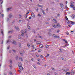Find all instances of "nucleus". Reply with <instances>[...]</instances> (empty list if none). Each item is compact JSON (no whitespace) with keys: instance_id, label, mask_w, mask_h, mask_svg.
Instances as JSON below:
<instances>
[{"instance_id":"774afa93","label":"nucleus","mask_w":75,"mask_h":75,"mask_svg":"<svg viewBox=\"0 0 75 75\" xmlns=\"http://www.w3.org/2000/svg\"><path fill=\"white\" fill-rule=\"evenodd\" d=\"M26 37H28V35H27V34H26Z\"/></svg>"},{"instance_id":"6ab92c4d","label":"nucleus","mask_w":75,"mask_h":75,"mask_svg":"<svg viewBox=\"0 0 75 75\" xmlns=\"http://www.w3.org/2000/svg\"><path fill=\"white\" fill-rule=\"evenodd\" d=\"M48 34H49V35L50 36H51V35H52L51 33L50 32H48Z\"/></svg>"},{"instance_id":"09e8293b","label":"nucleus","mask_w":75,"mask_h":75,"mask_svg":"<svg viewBox=\"0 0 75 75\" xmlns=\"http://www.w3.org/2000/svg\"><path fill=\"white\" fill-rule=\"evenodd\" d=\"M10 63L11 64H12V61H11V60H10Z\"/></svg>"},{"instance_id":"37998d69","label":"nucleus","mask_w":75,"mask_h":75,"mask_svg":"<svg viewBox=\"0 0 75 75\" xmlns=\"http://www.w3.org/2000/svg\"><path fill=\"white\" fill-rule=\"evenodd\" d=\"M31 46L32 47H33V48H34V46L33 45H31Z\"/></svg>"},{"instance_id":"ea45409f","label":"nucleus","mask_w":75,"mask_h":75,"mask_svg":"<svg viewBox=\"0 0 75 75\" xmlns=\"http://www.w3.org/2000/svg\"><path fill=\"white\" fill-rule=\"evenodd\" d=\"M73 10H75V6H74V7L73 8Z\"/></svg>"},{"instance_id":"6e6d98bb","label":"nucleus","mask_w":75,"mask_h":75,"mask_svg":"<svg viewBox=\"0 0 75 75\" xmlns=\"http://www.w3.org/2000/svg\"><path fill=\"white\" fill-rule=\"evenodd\" d=\"M4 75H7V74L5 73H4Z\"/></svg>"},{"instance_id":"0e129e2a","label":"nucleus","mask_w":75,"mask_h":75,"mask_svg":"<svg viewBox=\"0 0 75 75\" xmlns=\"http://www.w3.org/2000/svg\"><path fill=\"white\" fill-rule=\"evenodd\" d=\"M26 20H27V21H29V20H28V19L27 18L26 19Z\"/></svg>"},{"instance_id":"423d86ee","label":"nucleus","mask_w":75,"mask_h":75,"mask_svg":"<svg viewBox=\"0 0 75 75\" xmlns=\"http://www.w3.org/2000/svg\"><path fill=\"white\" fill-rule=\"evenodd\" d=\"M30 13V12L28 11V12H27L26 14L25 15V18H27V15H28V13Z\"/></svg>"},{"instance_id":"13d9d810","label":"nucleus","mask_w":75,"mask_h":75,"mask_svg":"<svg viewBox=\"0 0 75 75\" xmlns=\"http://www.w3.org/2000/svg\"><path fill=\"white\" fill-rule=\"evenodd\" d=\"M9 48H10V46H9L7 47V49L8 50V49H9Z\"/></svg>"},{"instance_id":"8fccbe9b","label":"nucleus","mask_w":75,"mask_h":75,"mask_svg":"<svg viewBox=\"0 0 75 75\" xmlns=\"http://www.w3.org/2000/svg\"><path fill=\"white\" fill-rule=\"evenodd\" d=\"M19 46L20 47H21V44H19Z\"/></svg>"},{"instance_id":"c85d7f7f","label":"nucleus","mask_w":75,"mask_h":75,"mask_svg":"<svg viewBox=\"0 0 75 75\" xmlns=\"http://www.w3.org/2000/svg\"><path fill=\"white\" fill-rule=\"evenodd\" d=\"M24 33H21V35H22V36H23V35H24Z\"/></svg>"},{"instance_id":"69168bd1","label":"nucleus","mask_w":75,"mask_h":75,"mask_svg":"<svg viewBox=\"0 0 75 75\" xmlns=\"http://www.w3.org/2000/svg\"><path fill=\"white\" fill-rule=\"evenodd\" d=\"M1 34H3V30H1Z\"/></svg>"},{"instance_id":"c9c22d12","label":"nucleus","mask_w":75,"mask_h":75,"mask_svg":"<svg viewBox=\"0 0 75 75\" xmlns=\"http://www.w3.org/2000/svg\"><path fill=\"white\" fill-rule=\"evenodd\" d=\"M59 51L60 52H62V49H59Z\"/></svg>"},{"instance_id":"dca6fc26","label":"nucleus","mask_w":75,"mask_h":75,"mask_svg":"<svg viewBox=\"0 0 75 75\" xmlns=\"http://www.w3.org/2000/svg\"><path fill=\"white\" fill-rule=\"evenodd\" d=\"M15 28L16 29V30H18V27H17L16 26H15Z\"/></svg>"},{"instance_id":"a878e982","label":"nucleus","mask_w":75,"mask_h":75,"mask_svg":"<svg viewBox=\"0 0 75 75\" xmlns=\"http://www.w3.org/2000/svg\"><path fill=\"white\" fill-rule=\"evenodd\" d=\"M54 23H57V21L55 19H54Z\"/></svg>"},{"instance_id":"2f4dec72","label":"nucleus","mask_w":75,"mask_h":75,"mask_svg":"<svg viewBox=\"0 0 75 75\" xmlns=\"http://www.w3.org/2000/svg\"><path fill=\"white\" fill-rule=\"evenodd\" d=\"M41 51H42V50H38V52H41Z\"/></svg>"},{"instance_id":"0eeeda50","label":"nucleus","mask_w":75,"mask_h":75,"mask_svg":"<svg viewBox=\"0 0 75 75\" xmlns=\"http://www.w3.org/2000/svg\"><path fill=\"white\" fill-rule=\"evenodd\" d=\"M60 6L62 8L64 7V5H63V4H60Z\"/></svg>"},{"instance_id":"e2e57ef3","label":"nucleus","mask_w":75,"mask_h":75,"mask_svg":"<svg viewBox=\"0 0 75 75\" xmlns=\"http://www.w3.org/2000/svg\"><path fill=\"white\" fill-rule=\"evenodd\" d=\"M67 3H68V1H66V4H67Z\"/></svg>"},{"instance_id":"412c9836","label":"nucleus","mask_w":75,"mask_h":75,"mask_svg":"<svg viewBox=\"0 0 75 75\" xmlns=\"http://www.w3.org/2000/svg\"><path fill=\"white\" fill-rule=\"evenodd\" d=\"M19 65L20 66H22V64H21V62L19 63Z\"/></svg>"},{"instance_id":"39448f33","label":"nucleus","mask_w":75,"mask_h":75,"mask_svg":"<svg viewBox=\"0 0 75 75\" xmlns=\"http://www.w3.org/2000/svg\"><path fill=\"white\" fill-rule=\"evenodd\" d=\"M74 74V70H72L71 71L70 74H71V75H72V74Z\"/></svg>"},{"instance_id":"864d4df0","label":"nucleus","mask_w":75,"mask_h":75,"mask_svg":"<svg viewBox=\"0 0 75 75\" xmlns=\"http://www.w3.org/2000/svg\"><path fill=\"white\" fill-rule=\"evenodd\" d=\"M59 30H58L57 31V33H59Z\"/></svg>"},{"instance_id":"2eb2a0df","label":"nucleus","mask_w":75,"mask_h":75,"mask_svg":"<svg viewBox=\"0 0 75 75\" xmlns=\"http://www.w3.org/2000/svg\"><path fill=\"white\" fill-rule=\"evenodd\" d=\"M32 17H35V15H34V14L33 13V14H32L31 15Z\"/></svg>"},{"instance_id":"4468645a","label":"nucleus","mask_w":75,"mask_h":75,"mask_svg":"<svg viewBox=\"0 0 75 75\" xmlns=\"http://www.w3.org/2000/svg\"><path fill=\"white\" fill-rule=\"evenodd\" d=\"M75 15H73L71 16V17H72V18L73 19H74V18H75Z\"/></svg>"},{"instance_id":"3c124183","label":"nucleus","mask_w":75,"mask_h":75,"mask_svg":"<svg viewBox=\"0 0 75 75\" xmlns=\"http://www.w3.org/2000/svg\"><path fill=\"white\" fill-rule=\"evenodd\" d=\"M36 10L37 11H38V8H37L36 9Z\"/></svg>"},{"instance_id":"338daca9","label":"nucleus","mask_w":75,"mask_h":75,"mask_svg":"<svg viewBox=\"0 0 75 75\" xmlns=\"http://www.w3.org/2000/svg\"><path fill=\"white\" fill-rule=\"evenodd\" d=\"M16 59H18V57H16Z\"/></svg>"},{"instance_id":"603ef678","label":"nucleus","mask_w":75,"mask_h":75,"mask_svg":"<svg viewBox=\"0 0 75 75\" xmlns=\"http://www.w3.org/2000/svg\"><path fill=\"white\" fill-rule=\"evenodd\" d=\"M21 32L22 33H24V31L23 30H21Z\"/></svg>"},{"instance_id":"f3484780","label":"nucleus","mask_w":75,"mask_h":75,"mask_svg":"<svg viewBox=\"0 0 75 75\" xmlns=\"http://www.w3.org/2000/svg\"><path fill=\"white\" fill-rule=\"evenodd\" d=\"M66 74V75H69L70 74V73L69 72H67Z\"/></svg>"},{"instance_id":"4be33fe9","label":"nucleus","mask_w":75,"mask_h":75,"mask_svg":"<svg viewBox=\"0 0 75 75\" xmlns=\"http://www.w3.org/2000/svg\"><path fill=\"white\" fill-rule=\"evenodd\" d=\"M12 43L13 44H16V42L15 41H13Z\"/></svg>"},{"instance_id":"393cba45","label":"nucleus","mask_w":75,"mask_h":75,"mask_svg":"<svg viewBox=\"0 0 75 75\" xmlns=\"http://www.w3.org/2000/svg\"><path fill=\"white\" fill-rule=\"evenodd\" d=\"M59 38V36H57V35H56V37H55V38Z\"/></svg>"},{"instance_id":"9b49d317","label":"nucleus","mask_w":75,"mask_h":75,"mask_svg":"<svg viewBox=\"0 0 75 75\" xmlns=\"http://www.w3.org/2000/svg\"><path fill=\"white\" fill-rule=\"evenodd\" d=\"M9 18H13V16H12L11 14H10L9 15Z\"/></svg>"},{"instance_id":"c03bdc74","label":"nucleus","mask_w":75,"mask_h":75,"mask_svg":"<svg viewBox=\"0 0 75 75\" xmlns=\"http://www.w3.org/2000/svg\"><path fill=\"white\" fill-rule=\"evenodd\" d=\"M33 32H34V33L35 34V30H33Z\"/></svg>"},{"instance_id":"f03ea898","label":"nucleus","mask_w":75,"mask_h":75,"mask_svg":"<svg viewBox=\"0 0 75 75\" xmlns=\"http://www.w3.org/2000/svg\"><path fill=\"white\" fill-rule=\"evenodd\" d=\"M69 23H70L71 24H72V25H74V24H75V22H74L71 21H68V22H67L68 24H69Z\"/></svg>"},{"instance_id":"052dcab7","label":"nucleus","mask_w":75,"mask_h":75,"mask_svg":"<svg viewBox=\"0 0 75 75\" xmlns=\"http://www.w3.org/2000/svg\"><path fill=\"white\" fill-rule=\"evenodd\" d=\"M37 64H38V65H40V63L39 62H37Z\"/></svg>"},{"instance_id":"c756f323","label":"nucleus","mask_w":75,"mask_h":75,"mask_svg":"<svg viewBox=\"0 0 75 75\" xmlns=\"http://www.w3.org/2000/svg\"><path fill=\"white\" fill-rule=\"evenodd\" d=\"M24 33H25V34L27 33V30H26V29H25V30Z\"/></svg>"},{"instance_id":"4c0bfd02","label":"nucleus","mask_w":75,"mask_h":75,"mask_svg":"<svg viewBox=\"0 0 75 75\" xmlns=\"http://www.w3.org/2000/svg\"><path fill=\"white\" fill-rule=\"evenodd\" d=\"M9 67H10L11 69V68H12V66H11V65H9Z\"/></svg>"},{"instance_id":"680f3d73","label":"nucleus","mask_w":75,"mask_h":75,"mask_svg":"<svg viewBox=\"0 0 75 75\" xmlns=\"http://www.w3.org/2000/svg\"><path fill=\"white\" fill-rule=\"evenodd\" d=\"M66 34H67V35H68V34H69V33H68V32H67Z\"/></svg>"},{"instance_id":"473e14b6","label":"nucleus","mask_w":75,"mask_h":75,"mask_svg":"<svg viewBox=\"0 0 75 75\" xmlns=\"http://www.w3.org/2000/svg\"><path fill=\"white\" fill-rule=\"evenodd\" d=\"M41 6V5H38V6L39 7H42V6Z\"/></svg>"},{"instance_id":"6e6552de","label":"nucleus","mask_w":75,"mask_h":75,"mask_svg":"<svg viewBox=\"0 0 75 75\" xmlns=\"http://www.w3.org/2000/svg\"><path fill=\"white\" fill-rule=\"evenodd\" d=\"M19 52H20V54H21V56H23V52H21V51H20Z\"/></svg>"},{"instance_id":"58836bf2","label":"nucleus","mask_w":75,"mask_h":75,"mask_svg":"<svg viewBox=\"0 0 75 75\" xmlns=\"http://www.w3.org/2000/svg\"><path fill=\"white\" fill-rule=\"evenodd\" d=\"M33 67L35 68V69L37 68V67H36V66H35L34 65L33 66Z\"/></svg>"},{"instance_id":"20e7f679","label":"nucleus","mask_w":75,"mask_h":75,"mask_svg":"<svg viewBox=\"0 0 75 75\" xmlns=\"http://www.w3.org/2000/svg\"><path fill=\"white\" fill-rule=\"evenodd\" d=\"M19 69L21 71H23L24 69V68L22 67V66H19Z\"/></svg>"},{"instance_id":"49530a36","label":"nucleus","mask_w":75,"mask_h":75,"mask_svg":"<svg viewBox=\"0 0 75 75\" xmlns=\"http://www.w3.org/2000/svg\"><path fill=\"white\" fill-rule=\"evenodd\" d=\"M36 44L37 45H38V44H39V42H36Z\"/></svg>"},{"instance_id":"79ce46f5","label":"nucleus","mask_w":75,"mask_h":75,"mask_svg":"<svg viewBox=\"0 0 75 75\" xmlns=\"http://www.w3.org/2000/svg\"><path fill=\"white\" fill-rule=\"evenodd\" d=\"M28 28L29 30L30 29V26H28Z\"/></svg>"},{"instance_id":"cd10ccee","label":"nucleus","mask_w":75,"mask_h":75,"mask_svg":"<svg viewBox=\"0 0 75 75\" xmlns=\"http://www.w3.org/2000/svg\"><path fill=\"white\" fill-rule=\"evenodd\" d=\"M56 35L54 34L53 35V37H54V38H55V37H56Z\"/></svg>"},{"instance_id":"de8ad7c7","label":"nucleus","mask_w":75,"mask_h":75,"mask_svg":"<svg viewBox=\"0 0 75 75\" xmlns=\"http://www.w3.org/2000/svg\"><path fill=\"white\" fill-rule=\"evenodd\" d=\"M31 19V16L29 17V20H30V19Z\"/></svg>"},{"instance_id":"aec40b11","label":"nucleus","mask_w":75,"mask_h":75,"mask_svg":"<svg viewBox=\"0 0 75 75\" xmlns=\"http://www.w3.org/2000/svg\"><path fill=\"white\" fill-rule=\"evenodd\" d=\"M63 40L64 41H65V43H68V42L66 41V40L65 39H63Z\"/></svg>"},{"instance_id":"bf43d9fd","label":"nucleus","mask_w":75,"mask_h":75,"mask_svg":"<svg viewBox=\"0 0 75 75\" xmlns=\"http://www.w3.org/2000/svg\"><path fill=\"white\" fill-rule=\"evenodd\" d=\"M23 54H24L25 53V52H24V51H23Z\"/></svg>"},{"instance_id":"a211bd4d","label":"nucleus","mask_w":75,"mask_h":75,"mask_svg":"<svg viewBox=\"0 0 75 75\" xmlns=\"http://www.w3.org/2000/svg\"><path fill=\"white\" fill-rule=\"evenodd\" d=\"M74 2L71 1L70 3V4L71 5H72V4H74Z\"/></svg>"},{"instance_id":"f8f14e48","label":"nucleus","mask_w":75,"mask_h":75,"mask_svg":"<svg viewBox=\"0 0 75 75\" xmlns=\"http://www.w3.org/2000/svg\"><path fill=\"white\" fill-rule=\"evenodd\" d=\"M70 7L71 8H73V7H75V6L74 5H71L70 6Z\"/></svg>"},{"instance_id":"72a5a7b5","label":"nucleus","mask_w":75,"mask_h":75,"mask_svg":"<svg viewBox=\"0 0 75 75\" xmlns=\"http://www.w3.org/2000/svg\"><path fill=\"white\" fill-rule=\"evenodd\" d=\"M13 31H10L8 32V33H13Z\"/></svg>"},{"instance_id":"e433bc0d","label":"nucleus","mask_w":75,"mask_h":75,"mask_svg":"<svg viewBox=\"0 0 75 75\" xmlns=\"http://www.w3.org/2000/svg\"><path fill=\"white\" fill-rule=\"evenodd\" d=\"M40 57H41V58H43V57H44V56H43L42 55H40Z\"/></svg>"},{"instance_id":"f704fd0d","label":"nucleus","mask_w":75,"mask_h":75,"mask_svg":"<svg viewBox=\"0 0 75 75\" xmlns=\"http://www.w3.org/2000/svg\"><path fill=\"white\" fill-rule=\"evenodd\" d=\"M60 14L59 13H58L57 15V16H58V17H59V16H60Z\"/></svg>"},{"instance_id":"b1692460","label":"nucleus","mask_w":75,"mask_h":75,"mask_svg":"<svg viewBox=\"0 0 75 75\" xmlns=\"http://www.w3.org/2000/svg\"><path fill=\"white\" fill-rule=\"evenodd\" d=\"M27 46L28 48H30V45L29 44H27Z\"/></svg>"},{"instance_id":"7c9ffc66","label":"nucleus","mask_w":75,"mask_h":75,"mask_svg":"<svg viewBox=\"0 0 75 75\" xmlns=\"http://www.w3.org/2000/svg\"><path fill=\"white\" fill-rule=\"evenodd\" d=\"M46 48H48V47H49V46L48 45H46Z\"/></svg>"},{"instance_id":"5fc2aeb1","label":"nucleus","mask_w":75,"mask_h":75,"mask_svg":"<svg viewBox=\"0 0 75 75\" xmlns=\"http://www.w3.org/2000/svg\"><path fill=\"white\" fill-rule=\"evenodd\" d=\"M1 16H2L3 17L4 16V14H3L2 15H1Z\"/></svg>"},{"instance_id":"a18cd8bd","label":"nucleus","mask_w":75,"mask_h":75,"mask_svg":"<svg viewBox=\"0 0 75 75\" xmlns=\"http://www.w3.org/2000/svg\"><path fill=\"white\" fill-rule=\"evenodd\" d=\"M21 15H19V18H21Z\"/></svg>"},{"instance_id":"7ed1b4c3","label":"nucleus","mask_w":75,"mask_h":75,"mask_svg":"<svg viewBox=\"0 0 75 75\" xmlns=\"http://www.w3.org/2000/svg\"><path fill=\"white\" fill-rule=\"evenodd\" d=\"M40 9L41 10H42V12L43 13L44 15H45V12H44V9H43L42 8H41Z\"/></svg>"},{"instance_id":"a19ab883","label":"nucleus","mask_w":75,"mask_h":75,"mask_svg":"<svg viewBox=\"0 0 75 75\" xmlns=\"http://www.w3.org/2000/svg\"><path fill=\"white\" fill-rule=\"evenodd\" d=\"M38 16H39V17H41V16L40 15V14H38Z\"/></svg>"},{"instance_id":"9d476101","label":"nucleus","mask_w":75,"mask_h":75,"mask_svg":"<svg viewBox=\"0 0 75 75\" xmlns=\"http://www.w3.org/2000/svg\"><path fill=\"white\" fill-rule=\"evenodd\" d=\"M11 8H7V11H10V9H11Z\"/></svg>"},{"instance_id":"ddd939ff","label":"nucleus","mask_w":75,"mask_h":75,"mask_svg":"<svg viewBox=\"0 0 75 75\" xmlns=\"http://www.w3.org/2000/svg\"><path fill=\"white\" fill-rule=\"evenodd\" d=\"M42 47H43V45H40L39 46V48H42Z\"/></svg>"},{"instance_id":"5701e85b","label":"nucleus","mask_w":75,"mask_h":75,"mask_svg":"<svg viewBox=\"0 0 75 75\" xmlns=\"http://www.w3.org/2000/svg\"><path fill=\"white\" fill-rule=\"evenodd\" d=\"M65 18L66 20H67V21H68V18H67V16H65Z\"/></svg>"},{"instance_id":"bb28decb","label":"nucleus","mask_w":75,"mask_h":75,"mask_svg":"<svg viewBox=\"0 0 75 75\" xmlns=\"http://www.w3.org/2000/svg\"><path fill=\"white\" fill-rule=\"evenodd\" d=\"M6 21H8V20H9V19L8 18H6Z\"/></svg>"},{"instance_id":"f257e3e1","label":"nucleus","mask_w":75,"mask_h":75,"mask_svg":"<svg viewBox=\"0 0 75 75\" xmlns=\"http://www.w3.org/2000/svg\"><path fill=\"white\" fill-rule=\"evenodd\" d=\"M54 27V28H57L58 27H61V26L59 25V24H58L57 25H54L53 26Z\"/></svg>"},{"instance_id":"4d7b16f0","label":"nucleus","mask_w":75,"mask_h":75,"mask_svg":"<svg viewBox=\"0 0 75 75\" xmlns=\"http://www.w3.org/2000/svg\"><path fill=\"white\" fill-rule=\"evenodd\" d=\"M9 40H8L7 41V43H8V42H9Z\"/></svg>"},{"instance_id":"1a4fd4ad","label":"nucleus","mask_w":75,"mask_h":75,"mask_svg":"<svg viewBox=\"0 0 75 75\" xmlns=\"http://www.w3.org/2000/svg\"><path fill=\"white\" fill-rule=\"evenodd\" d=\"M19 60L21 61H23V59L21 57H19Z\"/></svg>"}]
</instances>
